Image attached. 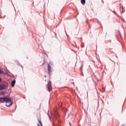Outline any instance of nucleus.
Returning <instances> with one entry per match:
<instances>
[{
  "instance_id": "obj_1",
  "label": "nucleus",
  "mask_w": 126,
  "mask_h": 126,
  "mask_svg": "<svg viewBox=\"0 0 126 126\" xmlns=\"http://www.w3.org/2000/svg\"><path fill=\"white\" fill-rule=\"evenodd\" d=\"M0 103H6L7 107H10V106H12L13 101L11 100V98L6 96L5 97H0Z\"/></svg>"
},
{
  "instance_id": "obj_2",
  "label": "nucleus",
  "mask_w": 126,
  "mask_h": 126,
  "mask_svg": "<svg viewBox=\"0 0 126 126\" xmlns=\"http://www.w3.org/2000/svg\"><path fill=\"white\" fill-rule=\"evenodd\" d=\"M8 88V84L4 83L0 85V90H3L4 89H7Z\"/></svg>"
},
{
  "instance_id": "obj_3",
  "label": "nucleus",
  "mask_w": 126,
  "mask_h": 126,
  "mask_svg": "<svg viewBox=\"0 0 126 126\" xmlns=\"http://www.w3.org/2000/svg\"><path fill=\"white\" fill-rule=\"evenodd\" d=\"M47 88L49 92L52 91V85L51 84V82H49L47 84Z\"/></svg>"
},
{
  "instance_id": "obj_4",
  "label": "nucleus",
  "mask_w": 126,
  "mask_h": 126,
  "mask_svg": "<svg viewBox=\"0 0 126 126\" xmlns=\"http://www.w3.org/2000/svg\"><path fill=\"white\" fill-rule=\"evenodd\" d=\"M57 111H58V110L57 109H55L54 110V112L55 113V114L54 115L55 119H57V117H60V115H59V113H58V112H57Z\"/></svg>"
},
{
  "instance_id": "obj_5",
  "label": "nucleus",
  "mask_w": 126,
  "mask_h": 126,
  "mask_svg": "<svg viewBox=\"0 0 126 126\" xmlns=\"http://www.w3.org/2000/svg\"><path fill=\"white\" fill-rule=\"evenodd\" d=\"M48 71L49 75H51V72H52V67L48 64Z\"/></svg>"
},
{
  "instance_id": "obj_6",
  "label": "nucleus",
  "mask_w": 126,
  "mask_h": 126,
  "mask_svg": "<svg viewBox=\"0 0 126 126\" xmlns=\"http://www.w3.org/2000/svg\"><path fill=\"white\" fill-rule=\"evenodd\" d=\"M15 80H13V81H12L11 82V86L12 87H14V85H15Z\"/></svg>"
},
{
  "instance_id": "obj_7",
  "label": "nucleus",
  "mask_w": 126,
  "mask_h": 126,
  "mask_svg": "<svg viewBox=\"0 0 126 126\" xmlns=\"http://www.w3.org/2000/svg\"><path fill=\"white\" fill-rule=\"evenodd\" d=\"M81 1L82 4H85V3L86 2V1L85 0H81Z\"/></svg>"
},
{
  "instance_id": "obj_8",
  "label": "nucleus",
  "mask_w": 126,
  "mask_h": 126,
  "mask_svg": "<svg viewBox=\"0 0 126 126\" xmlns=\"http://www.w3.org/2000/svg\"><path fill=\"white\" fill-rule=\"evenodd\" d=\"M39 124L40 125V126H43V125H42V122H41V121H39ZM38 126H40V125H38Z\"/></svg>"
},
{
  "instance_id": "obj_9",
  "label": "nucleus",
  "mask_w": 126,
  "mask_h": 126,
  "mask_svg": "<svg viewBox=\"0 0 126 126\" xmlns=\"http://www.w3.org/2000/svg\"><path fill=\"white\" fill-rule=\"evenodd\" d=\"M3 73V71H2L1 70H0V74H2Z\"/></svg>"
},
{
  "instance_id": "obj_10",
  "label": "nucleus",
  "mask_w": 126,
  "mask_h": 126,
  "mask_svg": "<svg viewBox=\"0 0 126 126\" xmlns=\"http://www.w3.org/2000/svg\"><path fill=\"white\" fill-rule=\"evenodd\" d=\"M1 81V79L0 78V82Z\"/></svg>"
},
{
  "instance_id": "obj_11",
  "label": "nucleus",
  "mask_w": 126,
  "mask_h": 126,
  "mask_svg": "<svg viewBox=\"0 0 126 126\" xmlns=\"http://www.w3.org/2000/svg\"><path fill=\"white\" fill-rule=\"evenodd\" d=\"M70 126H71V124L70 123Z\"/></svg>"
},
{
  "instance_id": "obj_12",
  "label": "nucleus",
  "mask_w": 126,
  "mask_h": 126,
  "mask_svg": "<svg viewBox=\"0 0 126 126\" xmlns=\"http://www.w3.org/2000/svg\"><path fill=\"white\" fill-rule=\"evenodd\" d=\"M70 126H71V124L70 123Z\"/></svg>"
},
{
  "instance_id": "obj_13",
  "label": "nucleus",
  "mask_w": 126,
  "mask_h": 126,
  "mask_svg": "<svg viewBox=\"0 0 126 126\" xmlns=\"http://www.w3.org/2000/svg\"><path fill=\"white\" fill-rule=\"evenodd\" d=\"M122 126H125L124 125H122Z\"/></svg>"
}]
</instances>
